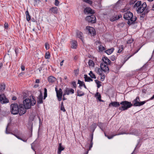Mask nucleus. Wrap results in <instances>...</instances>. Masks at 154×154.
I'll list each match as a JSON object with an SVG mask.
<instances>
[{"label": "nucleus", "mask_w": 154, "mask_h": 154, "mask_svg": "<svg viewBox=\"0 0 154 154\" xmlns=\"http://www.w3.org/2000/svg\"><path fill=\"white\" fill-rule=\"evenodd\" d=\"M114 48H112L109 49L105 51V52L108 55H110L114 51Z\"/></svg>", "instance_id": "bb28decb"}, {"label": "nucleus", "mask_w": 154, "mask_h": 154, "mask_svg": "<svg viewBox=\"0 0 154 154\" xmlns=\"http://www.w3.org/2000/svg\"><path fill=\"white\" fill-rule=\"evenodd\" d=\"M72 84L73 85V86L75 88V87H76V83H75V82H73L72 83Z\"/></svg>", "instance_id": "4d7b16f0"}, {"label": "nucleus", "mask_w": 154, "mask_h": 154, "mask_svg": "<svg viewBox=\"0 0 154 154\" xmlns=\"http://www.w3.org/2000/svg\"><path fill=\"white\" fill-rule=\"evenodd\" d=\"M146 103L145 101L140 102L139 98L138 97H136L132 101L133 106H140L143 105Z\"/></svg>", "instance_id": "423d86ee"}, {"label": "nucleus", "mask_w": 154, "mask_h": 154, "mask_svg": "<svg viewBox=\"0 0 154 154\" xmlns=\"http://www.w3.org/2000/svg\"><path fill=\"white\" fill-rule=\"evenodd\" d=\"M123 18L126 20H128V23L131 25L134 23L137 20V17L134 16L133 14L130 11H127L124 15Z\"/></svg>", "instance_id": "f257e3e1"}, {"label": "nucleus", "mask_w": 154, "mask_h": 154, "mask_svg": "<svg viewBox=\"0 0 154 154\" xmlns=\"http://www.w3.org/2000/svg\"><path fill=\"white\" fill-rule=\"evenodd\" d=\"M89 75L93 79H96V77L94 75V74L92 71H90L89 73Z\"/></svg>", "instance_id": "473e14b6"}, {"label": "nucleus", "mask_w": 154, "mask_h": 154, "mask_svg": "<svg viewBox=\"0 0 154 154\" xmlns=\"http://www.w3.org/2000/svg\"><path fill=\"white\" fill-rule=\"evenodd\" d=\"M83 1L85 2L90 5H91L92 4V2L90 0H82Z\"/></svg>", "instance_id": "4c0bfd02"}, {"label": "nucleus", "mask_w": 154, "mask_h": 154, "mask_svg": "<svg viewBox=\"0 0 154 154\" xmlns=\"http://www.w3.org/2000/svg\"><path fill=\"white\" fill-rule=\"evenodd\" d=\"M47 96V89L45 88L44 89V99H45V98Z\"/></svg>", "instance_id": "79ce46f5"}, {"label": "nucleus", "mask_w": 154, "mask_h": 154, "mask_svg": "<svg viewBox=\"0 0 154 154\" xmlns=\"http://www.w3.org/2000/svg\"><path fill=\"white\" fill-rule=\"evenodd\" d=\"M122 17V15H119L117 16V15H115V16H113L110 17V20L111 21H115Z\"/></svg>", "instance_id": "2eb2a0df"}, {"label": "nucleus", "mask_w": 154, "mask_h": 154, "mask_svg": "<svg viewBox=\"0 0 154 154\" xmlns=\"http://www.w3.org/2000/svg\"><path fill=\"white\" fill-rule=\"evenodd\" d=\"M77 46V42L75 41H72L71 42V47L73 48H76Z\"/></svg>", "instance_id": "4be33fe9"}, {"label": "nucleus", "mask_w": 154, "mask_h": 154, "mask_svg": "<svg viewBox=\"0 0 154 154\" xmlns=\"http://www.w3.org/2000/svg\"><path fill=\"white\" fill-rule=\"evenodd\" d=\"M102 60L103 61V63H105L106 65H107V64H110L111 62L110 60L108 59L106 57H102Z\"/></svg>", "instance_id": "dca6fc26"}, {"label": "nucleus", "mask_w": 154, "mask_h": 154, "mask_svg": "<svg viewBox=\"0 0 154 154\" xmlns=\"http://www.w3.org/2000/svg\"><path fill=\"white\" fill-rule=\"evenodd\" d=\"M0 102L2 104L7 103L8 100L5 98L4 94H0Z\"/></svg>", "instance_id": "f8f14e48"}, {"label": "nucleus", "mask_w": 154, "mask_h": 154, "mask_svg": "<svg viewBox=\"0 0 154 154\" xmlns=\"http://www.w3.org/2000/svg\"><path fill=\"white\" fill-rule=\"evenodd\" d=\"M65 96V95H64V94H63V100H66V98H65V97H64Z\"/></svg>", "instance_id": "e2e57ef3"}, {"label": "nucleus", "mask_w": 154, "mask_h": 154, "mask_svg": "<svg viewBox=\"0 0 154 154\" xmlns=\"http://www.w3.org/2000/svg\"><path fill=\"white\" fill-rule=\"evenodd\" d=\"M8 27V25L7 23H5V29H7Z\"/></svg>", "instance_id": "5fc2aeb1"}, {"label": "nucleus", "mask_w": 154, "mask_h": 154, "mask_svg": "<svg viewBox=\"0 0 154 154\" xmlns=\"http://www.w3.org/2000/svg\"><path fill=\"white\" fill-rule=\"evenodd\" d=\"M100 75V80L101 81H103L105 79V75L104 74H102V75Z\"/></svg>", "instance_id": "a19ab883"}, {"label": "nucleus", "mask_w": 154, "mask_h": 154, "mask_svg": "<svg viewBox=\"0 0 154 154\" xmlns=\"http://www.w3.org/2000/svg\"><path fill=\"white\" fill-rule=\"evenodd\" d=\"M74 93V90L73 89L66 88L64 91V95H69L70 94H73Z\"/></svg>", "instance_id": "9b49d317"}, {"label": "nucleus", "mask_w": 154, "mask_h": 154, "mask_svg": "<svg viewBox=\"0 0 154 154\" xmlns=\"http://www.w3.org/2000/svg\"><path fill=\"white\" fill-rule=\"evenodd\" d=\"M55 91L57 94V96L59 101L61 100L62 98L63 91L61 88H60L58 90L57 89V88L56 87L55 88Z\"/></svg>", "instance_id": "6e6552de"}, {"label": "nucleus", "mask_w": 154, "mask_h": 154, "mask_svg": "<svg viewBox=\"0 0 154 154\" xmlns=\"http://www.w3.org/2000/svg\"><path fill=\"white\" fill-rule=\"evenodd\" d=\"M63 106V102H62L60 104V106Z\"/></svg>", "instance_id": "774afa93"}, {"label": "nucleus", "mask_w": 154, "mask_h": 154, "mask_svg": "<svg viewBox=\"0 0 154 154\" xmlns=\"http://www.w3.org/2000/svg\"><path fill=\"white\" fill-rule=\"evenodd\" d=\"M50 11L54 14H57L58 12V8L56 7H53L50 9Z\"/></svg>", "instance_id": "412c9836"}, {"label": "nucleus", "mask_w": 154, "mask_h": 154, "mask_svg": "<svg viewBox=\"0 0 154 154\" xmlns=\"http://www.w3.org/2000/svg\"><path fill=\"white\" fill-rule=\"evenodd\" d=\"M14 135L16 137H17L19 139H20V140H22V138H20V137L19 136H18L16 135Z\"/></svg>", "instance_id": "6e6d98bb"}, {"label": "nucleus", "mask_w": 154, "mask_h": 154, "mask_svg": "<svg viewBox=\"0 0 154 154\" xmlns=\"http://www.w3.org/2000/svg\"><path fill=\"white\" fill-rule=\"evenodd\" d=\"M120 104L122 105V106L119 108V109L121 110H127L133 106V104L131 102L126 101H124L121 102Z\"/></svg>", "instance_id": "20e7f679"}, {"label": "nucleus", "mask_w": 154, "mask_h": 154, "mask_svg": "<svg viewBox=\"0 0 154 154\" xmlns=\"http://www.w3.org/2000/svg\"><path fill=\"white\" fill-rule=\"evenodd\" d=\"M150 10L148 7H147L146 2L143 3L139 8L137 9V11L138 13H141L143 11L145 13H147Z\"/></svg>", "instance_id": "39448f33"}, {"label": "nucleus", "mask_w": 154, "mask_h": 154, "mask_svg": "<svg viewBox=\"0 0 154 154\" xmlns=\"http://www.w3.org/2000/svg\"><path fill=\"white\" fill-rule=\"evenodd\" d=\"M44 65H42L38 69H36L35 70V72L37 74H39L41 73V71L44 69Z\"/></svg>", "instance_id": "6ab92c4d"}, {"label": "nucleus", "mask_w": 154, "mask_h": 154, "mask_svg": "<svg viewBox=\"0 0 154 154\" xmlns=\"http://www.w3.org/2000/svg\"><path fill=\"white\" fill-rule=\"evenodd\" d=\"M95 83L97 85V87L98 88H99L101 85L100 84L101 82L97 80H95Z\"/></svg>", "instance_id": "c9c22d12"}, {"label": "nucleus", "mask_w": 154, "mask_h": 154, "mask_svg": "<svg viewBox=\"0 0 154 154\" xmlns=\"http://www.w3.org/2000/svg\"><path fill=\"white\" fill-rule=\"evenodd\" d=\"M142 5V2L141 1H138L134 5V7H136V10H137V9L139 8L140 7V6Z\"/></svg>", "instance_id": "393cba45"}, {"label": "nucleus", "mask_w": 154, "mask_h": 154, "mask_svg": "<svg viewBox=\"0 0 154 154\" xmlns=\"http://www.w3.org/2000/svg\"><path fill=\"white\" fill-rule=\"evenodd\" d=\"M76 35L78 37L80 38L83 42V38L82 37L83 33L82 32L79 31H77L76 32Z\"/></svg>", "instance_id": "a211bd4d"}, {"label": "nucleus", "mask_w": 154, "mask_h": 154, "mask_svg": "<svg viewBox=\"0 0 154 154\" xmlns=\"http://www.w3.org/2000/svg\"><path fill=\"white\" fill-rule=\"evenodd\" d=\"M88 65L90 66L93 67L94 66V61L91 60H90L88 62Z\"/></svg>", "instance_id": "2f4dec72"}, {"label": "nucleus", "mask_w": 154, "mask_h": 154, "mask_svg": "<svg viewBox=\"0 0 154 154\" xmlns=\"http://www.w3.org/2000/svg\"><path fill=\"white\" fill-rule=\"evenodd\" d=\"M109 70V69L108 65L105 63H101L100 68H98L96 69V72L100 75L103 74L102 71L108 72Z\"/></svg>", "instance_id": "7ed1b4c3"}, {"label": "nucleus", "mask_w": 154, "mask_h": 154, "mask_svg": "<svg viewBox=\"0 0 154 154\" xmlns=\"http://www.w3.org/2000/svg\"><path fill=\"white\" fill-rule=\"evenodd\" d=\"M39 79H36V80H35V82L36 83H39Z\"/></svg>", "instance_id": "680f3d73"}, {"label": "nucleus", "mask_w": 154, "mask_h": 154, "mask_svg": "<svg viewBox=\"0 0 154 154\" xmlns=\"http://www.w3.org/2000/svg\"><path fill=\"white\" fill-rule=\"evenodd\" d=\"M98 48L100 51H102L105 50V48L101 45L99 46Z\"/></svg>", "instance_id": "f704fd0d"}, {"label": "nucleus", "mask_w": 154, "mask_h": 154, "mask_svg": "<svg viewBox=\"0 0 154 154\" xmlns=\"http://www.w3.org/2000/svg\"><path fill=\"white\" fill-rule=\"evenodd\" d=\"M60 110H62L64 112H65L66 111V110L64 108V106H60Z\"/></svg>", "instance_id": "3c124183"}, {"label": "nucleus", "mask_w": 154, "mask_h": 154, "mask_svg": "<svg viewBox=\"0 0 154 154\" xmlns=\"http://www.w3.org/2000/svg\"><path fill=\"white\" fill-rule=\"evenodd\" d=\"M86 20L89 22L94 23L96 22V19L94 15H91V16H87L86 18Z\"/></svg>", "instance_id": "9d476101"}, {"label": "nucleus", "mask_w": 154, "mask_h": 154, "mask_svg": "<svg viewBox=\"0 0 154 154\" xmlns=\"http://www.w3.org/2000/svg\"><path fill=\"white\" fill-rule=\"evenodd\" d=\"M36 103V101L32 97V100L26 99L23 101V104L25 108L27 109L30 108L31 106L34 105Z\"/></svg>", "instance_id": "f03ea898"}, {"label": "nucleus", "mask_w": 154, "mask_h": 154, "mask_svg": "<svg viewBox=\"0 0 154 154\" xmlns=\"http://www.w3.org/2000/svg\"><path fill=\"white\" fill-rule=\"evenodd\" d=\"M105 136L107 137V138L109 139H111L112 138V137L114 136H116V135H117V134H115V135H111V136H108V135H106V134H105Z\"/></svg>", "instance_id": "c03bdc74"}, {"label": "nucleus", "mask_w": 154, "mask_h": 154, "mask_svg": "<svg viewBox=\"0 0 154 154\" xmlns=\"http://www.w3.org/2000/svg\"><path fill=\"white\" fill-rule=\"evenodd\" d=\"M103 125L104 124L101 122H99L98 123V126L100 128L102 131L103 130Z\"/></svg>", "instance_id": "72a5a7b5"}, {"label": "nucleus", "mask_w": 154, "mask_h": 154, "mask_svg": "<svg viewBox=\"0 0 154 154\" xmlns=\"http://www.w3.org/2000/svg\"><path fill=\"white\" fill-rule=\"evenodd\" d=\"M17 99L16 97H12V100H15Z\"/></svg>", "instance_id": "052dcab7"}, {"label": "nucleus", "mask_w": 154, "mask_h": 154, "mask_svg": "<svg viewBox=\"0 0 154 154\" xmlns=\"http://www.w3.org/2000/svg\"><path fill=\"white\" fill-rule=\"evenodd\" d=\"M136 147L134 150V151H133V152L131 153V154H135V153H134V151H135V149H136Z\"/></svg>", "instance_id": "338daca9"}, {"label": "nucleus", "mask_w": 154, "mask_h": 154, "mask_svg": "<svg viewBox=\"0 0 154 154\" xmlns=\"http://www.w3.org/2000/svg\"><path fill=\"white\" fill-rule=\"evenodd\" d=\"M21 69L22 71H24L25 70V66H24L22 65L21 66Z\"/></svg>", "instance_id": "13d9d810"}, {"label": "nucleus", "mask_w": 154, "mask_h": 154, "mask_svg": "<svg viewBox=\"0 0 154 154\" xmlns=\"http://www.w3.org/2000/svg\"><path fill=\"white\" fill-rule=\"evenodd\" d=\"M116 59V57L114 55L112 56L111 57V59L112 61H114Z\"/></svg>", "instance_id": "864d4df0"}, {"label": "nucleus", "mask_w": 154, "mask_h": 154, "mask_svg": "<svg viewBox=\"0 0 154 154\" xmlns=\"http://www.w3.org/2000/svg\"><path fill=\"white\" fill-rule=\"evenodd\" d=\"M64 148L62 146V144L61 143L59 144V146L58 148V151L57 152L58 154H60L62 151L64 149Z\"/></svg>", "instance_id": "aec40b11"}, {"label": "nucleus", "mask_w": 154, "mask_h": 154, "mask_svg": "<svg viewBox=\"0 0 154 154\" xmlns=\"http://www.w3.org/2000/svg\"><path fill=\"white\" fill-rule=\"evenodd\" d=\"M124 46L122 45H120L118 47L119 50L118 51V53H121L124 49Z\"/></svg>", "instance_id": "cd10ccee"}, {"label": "nucleus", "mask_w": 154, "mask_h": 154, "mask_svg": "<svg viewBox=\"0 0 154 154\" xmlns=\"http://www.w3.org/2000/svg\"><path fill=\"white\" fill-rule=\"evenodd\" d=\"M139 49L137 50L133 54L131 55V56H129L128 58L127 59V60H128L129 58H130L134 54L137 53L138 51H139Z\"/></svg>", "instance_id": "de8ad7c7"}, {"label": "nucleus", "mask_w": 154, "mask_h": 154, "mask_svg": "<svg viewBox=\"0 0 154 154\" xmlns=\"http://www.w3.org/2000/svg\"><path fill=\"white\" fill-rule=\"evenodd\" d=\"M64 61V60H63L60 63V65L61 66H63Z\"/></svg>", "instance_id": "bf43d9fd"}, {"label": "nucleus", "mask_w": 154, "mask_h": 154, "mask_svg": "<svg viewBox=\"0 0 154 154\" xmlns=\"http://www.w3.org/2000/svg\"><path fill=\"white\" fill-rule=\"evenodd\" d=\"M120 103L118 102H112L109 104V107L112 106L114 107H117L119 106Z\"/></svg>", "instance_id": "4468645a"}, {"label": "nucleus", "mask_w": 154, "mask_h": 154, "mask_svg": "<svg viewBox=\"0 0 154 154\" xmlns=\"http://www.w3.org/2000/svg\"><path fill=\"white\" fill-rule=\"evenodd\" d=\"M133 134L136 136H138L140 134L138 131L137 130H135L133 132Z\"/></svg>", "instance_id": "37998d69"}, {"label": "nucleus", "mask_w": 154, "mask_h": 154, "mask_svg": "<svg viewBox=\"0 0 154 154\" xmlns=\"http://www.w3.org/2000/svg\"><path fill=\"white\" fill-rule=\"evenodd\" d=\"M5 89V85L4 84H2L0 85V93L2 92Z\"/></svg>", "instance_id": "7c9ffc66"}, {"label": "nucleus", "mask_w": 154, "mask_h": 154, "mask_svg": "<svg viewBox=\"0 0 154 154\" xmlns=\"http://www.w3.org/2000/svg\"><path fill=\"white\" fill-rule=\"evenodd\" d=\"M84 12L85 13H87L88 14H93L94 13V11L90 8H85L84 10Z\"/></svg>", "instance_id": "f3484780"}, {"label": "nucleus", "mask_w": 154, "mask_h": 154, "mask_svg": "<svg viewBox=\"0 0 154 154\" xmlns=\"http://www.w3.org/2000/svg\"><path fill=\"white\" fill-rule=\"evenodd\" d=\"M3 66L2 63H0V70L1 69Z\"/></svg>", "instance_id": "0e129e2a"}, {"label": "nucleus", "mask_w": 154, "mask_h": 154, "mask_svg": "<svg viewBox=\"0 0 154 154\" xmlns=\"http://www.w3.org/2000/svg\"><path fill=\"white\" fill-rule=\"evenodd\" d=\"M42 94H41L39 97L38 103L39 104H41L42 103Z\"/></svg>", "instance_id": "c85d7f7f"}, {"label": "nucleus", "mask_w": 154, "mask_h": 154, "mask_svg": "<svg viewBox=\"0 0 154 154\" xmlns=\"http://www.w3.org/2000/svg\"><path fill=\"white\" fill-rule=\"evenodd\" d=\"M19 106L17 103L12 104L11 105V113L14 115L17 114L18 112Z\"/></svg>", "instance_id": "0eeeda50"}, {"label": "nucleus", "mask_w": 154, "mask_h": 154, "mask_svg": "<svg viewBox=\"0 0 154 154\" xmlns=\"http://www.w3.org/2000/svg\"><path fill=\"white\" fill-rule=\"evenodd\" d=\"M84 78H85V82H90L93 81V80L91 78L89 77L87 75H84Z\"/></svg>", "instance_id": "b1692460"}, {"label": "nucleus", "mask_w": 154, "mask_h": 154, "mask_svg": "<svg viewBox=\"0 0 154 154\" xmlns=\"http://www.w3.org/2000/svg\"><path fill=\"white\" fill-rule=\"evenodd\" d=\"M56 78L53 76H51L48 79V81L50 83H53L56 81Z\"/></svg>", "instance_id": "5701e85b"}, {"label": "nucleus", "mask_w": 154, "mask_h": 154, "mask_svg": "<svg viewBox=\"0 0 154 154\" xmlns=\"http://www.w3.org/2000/svg\"><path fill=\"white\" fill-rule=\"evenodd\" d=\"M50 57V54L48 52H46L45 54V58L46 59H49Z\"/></svg>", "instance_id": "58836bf2"}, {"label": "nucleus", "mask_w": 154, "mask_h": 154, "mask_svg": "<svg viewBox=\"0 0 154 154\" xmlns=\"http://www.w3.org/2000/svg\"><path fill=\"white\" fill-rule=\"evenodd\" d=\"M86 29L88 30L89 32L92 35H95V31L94 29L92 27L87 26Z\"/></svg>", "instance_id": "ddd939ff"}, {"label": "nucleus", "mask_w": 154, "mask_h": 154, "mask_svg": "<svg viewBox=\"0 0 154 154\" xmlns=\"http://www.w3.org/2000/svg\"><path fill=\"white\" fill-rule=\"evenodd\" d=\"M133 40L131 38L129 39L127 41V44H130L133 42Z\"/></svg>", "instance_id": "a18cd8bd"}, {"label": "nucleus", "mask_w": 154, "mask_h": 154, "mask_svg": "<svg viewBox=\"0 0 154 154\" xmlns=\"http://www.w3.org/2000/svg\"><path fill=\"white\" fill-rule=\"evenodd\" d=\"M95 96L96 97L97 100L100 101H103L101 100V96L100 94L98 92L96 93Z\"/></svg>", "instance_id": "a878e982"}, {"label": "nucleus", "mask_w": 154, "mask_h": 154, "mask_svg": "<svg viewBox=\"0 0 154 154\" xmlns=\"http://www.w3.org/2000/svg\"><path fill=\"white\" fill-rule=\"evenodd\" d=\"M45 48L47 50L49 48V45L47 43L45 44Z\"/></svg>", "instance_id": "49530a36"}, {"label": "nucleus", "mask_w": 154, "mask_h": 154, "mask_svg": "<svg viewBox=\"0 0 154 154\" xmlns=\"http://www.w3.org/2000/svg\"><path fill=\"white\" fill-rule=\"evenodd\" d=\"M26 18L27 20L28 21H29L30 20V16L29 14V13L28 11H26Z\"/></svg>", "instance_id": "c756f323"}, {"label": "nucleus", "mask_w": 154, "mask_h": 154, "mask_svg": "<svg viewBox=\"0 0 154 154\" xmlns=\"http://www.w3.org/2000/svg\"><path fill=\"white\" fill-rule=\"evenodd\" d=\"M9 125V124H8V125L7 126V127L6 128V133L7 134H9L10 133V132L9 131H8V126Z\"/></svg>", "instance_id": "8fccbe9b"}, {"label": "nucleus", "mask_w": 154, "mask_h": 154, "mask_svg": "<svg viewBox=\"0 0 154 154\" xmlns=\"http://www.w3.org/2000/svg\"><path fill=\"white\" fill-rule=\"evenodd\" d=\"M78 84H79V86H83V85H84V83L83 82L81 81L80 80H78Z\"/></svg>", "instance_id": "ea45409f"}, {"label": "nucleus", "mask_w": 154, "mask_h": 154, "mask_svg": "<svg viewBox=\"0 0 154 154\" xmlns=\"http://www.w3.org/2000/svg\"><path fill=\"white\" fill-rule=\"evenodd\" d=\"M26 109L23 106V104H20L19 105V109H18V112L20 116L24 114L26 112Z\"/></svg>", "instance_id": "1a4fd4ad"}, {"label": "nucleus", "mask_w": 154, "mask_h": 154, "mask_svg": "<svg viewBox=\"0 0 154 154\" xmlns=\"http://www.w3.org/2000/svg\"><path fill=\"white\" fill-rule=\"evenodd\" d=\"M93 143L92 142H91L90 144L89 147V150H91V148L92 147Z\"/></svg>", "instance_id": "603ef678"}, {"label": "nucleus", "mask_w": 154, "mask_h": 154, "mask_svg": "<svg viewBox=\"0 0 154 154\" xmlns=\"http://www.w3.org/2000/svg\"><path fill=\"white\" fill-rule=\"evenodd\" d=\"M59 4V2L58 0H55V5L56 6H58Z\"/></svg>", "instance_id": "09e8293b"}, {"label": "nucleus", "mask_w": 154, "mask_h": 154, "mask_svg": "<svg viewBox=\"0 0 154 154\" xmlns=\"http://www.w3.org/2000/svg\"><path fill=\"white\" fill-rule=\"evenodd\" d=\"M85 94L84 92L81 91H78L77 95L79 96H81L84 95Z\"/></svg>", "instance_id": "e433bc0d"}, {"label": "nucleus", "mask_w": 154, "mask_h": 154, "mask_svg": "<svg viewBox=\"0 0 154 154\" xmlns=\"http://www.w3.org/2000/svg\"><path fill=\"white\" fill-rule=\"evenodd\" d=\"M154 99V94L153 96L150 99V100H152Z\"/></svg>", "instance_id": "69168bd1"}]
</instances>
